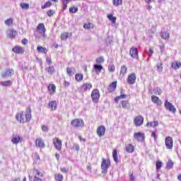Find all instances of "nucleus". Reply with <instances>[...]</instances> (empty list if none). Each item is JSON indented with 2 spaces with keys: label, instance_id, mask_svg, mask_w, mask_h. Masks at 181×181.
Instances as JSON below:
<instances>
[{
  "label": "nucleus",
  "instance_id": "obj_1",
  "mask_svg": "<svg viewBox=\"0 0 181 181\" xmlns=\"http://www.w3.org/2000/svg\"><path fill=\"white\" fill-rule=\"evenodd\" d=\"M16 119L20 124H28L32 119V109L28 106L25 111H21L16 114Z\"/></svg>",
  "mask_w": 181,
  "mask_h": 181
},
{
  "label": "nucleus",
  "instance_id": "obj_2",
  "mask_svg": "<svg viewBox=\"0 0 181 181\" xmlns=\"http://www.w3.org/2000/svg\"><path fill=\"white\" fill-rule=\"evenodd\" d=\"M43 177H45L43 173L37 170L36 168H33L28 175L30 181H43Z\"/></svg>",
  "mask_w": 181,
  "mask_h": 181
},
{
  "label": "nucleus",
  "instance_id": "obj_3",
  "mask_svg": "<svg viewBox=\"0 0 181 181\" xmlns=\"http://www.w3.org/2000/svg\"><path fill=\"white\" fill-rule=\"evenodd\" d=\"M100 166L102 169V173H103V175H105V173L108 172V168H110V166H111V160H110V158H102Z\"/></svg>",
  "mask_w": 181,
  "mask_h": 181
},
{
  "label": "nucleus",
  "instance_id": "obj_4",
  "mask_svg": "<svg viewBox=\"0 0 181 181\" xmlns=\"http://www.w3.org/2000/svg\"><path fill=\"white\" fill-rule=\"evenodd\" d=\"M71 125L73 128H83L84 120L80 118L74 119L71 121Z\"/></svg>",
  "mask_w": 181,
  "mask_h": 181
},
{
  "label": "nucleus",
  "instance_id": "obj_5",
  "mask_svg": "<svg viewBox=\"0 0 181 181\" xmlns=\"http://www.w3.org/2000/svg\"><path fill=\"white\" fill-rule=\"evenodd\" d=\"M52 144L57 151H62V148L63 147V141L62 139H59V137H54L52 139Z\"/></svg>",
  "mask_w": 181,
  "mask_h": 181
},
{
  "label": "nucleus",
  "instance_id": "obj_6",
  "mask_svg": "<svg viewBox=\"0 0 181 181\" xmlns=\"http://www.w3.org/2000/svg\"><path fill=\"white\" fill-rule=\"evenodd\" d=\"M100 90L98 89H93L91 92V99L93 103L97 104L100 101Z\"/></svg>",
  "mask_w": 181,
  "mask_h": 181
},
{
  "label": "nucleus",
  "instance_id": "obj_7",
  "mask_svg": "<svg viewBox=\"0 0 181 181\" xmlns=\"http://www.w3.org/2000/svg\"><path fill=\"white\" fill-rule=\"evenodd\" d=\"M164 107L167 111L173 112V114H176V107L172 103H170L168 100H165Z\"/></svg>",
  "mask_w": 181,
  "mask_h": 181
},
{
  "label": "nucleus",
  "instance_id": "obj_8",
  "mask_svg": "<svg viewBox=\"0 0 181 181\" xmlns=\"http://www.w3.org/2000/svg\"><path fill=\"white\" fill-rule=\"evenodd\" d=\"M126 81L127 84H129V86H132L135 84V83H136V74L135 73L129 74L127 76Z\"/></svg>",
  "mask_w": 181,
  "mask_h": 181
},
{
  "label": "nucleus",
  "instance_id": "obj_9",
  "mask_svg": "<svg viewBox=\"0 0 181 181\" xmlns=\"http://www.w3.org/2000/svg\"><path fill=\"white\" fill-rule=\"evenodd\" d=\"M91 88H93V83L90 82L83 83L80 86L81 91L83 93H87V91H90Z\"/></svg>",
  "mask_w": 181,
  "mask_h": 181
},
{
  "label": "nucleus",
  "instance_id": "obj_10",
  "mask_svg": "<svg viewBox=\"0 0 181 181\" xmlns=\"http://www.w3.org/2000/svg\"><path fill=\"white\" fill-rule=\"evenodd\" d=\"M35 32L42 36H45V34L46 33V27L45 26V24L43 23H39L36 28Z\"/></svg>",
  "mask_w": 181,
  "mask_h": 181
},
{
  "label": "nucleus",
  "instance_id": "obj_11",
  "mask_svg": "<svg viewBox=\"0 0 181 181\" xmlns=\"http://www.w3.org/2000/svg\"><path fill=\"white\" fill-rule=\"evenodd\" d=\"M129 54L133 59L136 60H139V55L138 54V48L136 47H132L129 50Z\"/></svg>",
  "mask_w": 181,
  "mask_h": 181
},
{
  "label": "nucleus",
  "instance_id": "obj_12",
  "mask_svg": "<svg viewBox=\"0 0 181 181\" xmlns=\"http://www.w3.org/2000/svg\"><path fill=\"white\" fill-rule=\"evenodd\" d=\"M13 74H15V71H13V69L8 68L6 71L1 73V77H3V78H6L8 77H12Z\"/></svg>",
  "mask_w": 181,
  "mask_h": 181
},
{
  "label": "nucleus",
  "instance_id": "obj_13",
  "mask_svg": "<svg viewBox=\"0 0 181 181\" xmlns=\"http://www.w3.org/2000/svg\"><path fill=\"white\" fill-rule=\"evenodd\" d=\"M165 148L167 149H173V139L168 136L165 139Z\"/></svg>",
  "mask_w": 181,
  "mask_h": 181
},
{
  "label": "nucleus",
  "instance_id": "obj_14",
  "mask_svg": "<svg viewBox=\"0 0 181 181\" xmlns=\"http://www.w3.org/2000/svg\"><path fill=\"white\" fill-rule=\"evenodd\" d=\"M134 138L138 142H144L145 141V133L142 132H136L134 134Z\"/></svg>",
  "mask_w": 181,
  "mask_h": 181
},
{
  "label": "nucleus",
  "instance_id": "obj_15",
  "mask_svg": "<svg viewBox=\"0 0 181 181\" xmlns=\"http://www.w3.org/2000/svg\"><path fill=\"white\" fill-rule=\"evenodd\" d=\"M35 146L37 148H40L41 149H44L46 148V144H45V140L42 138H37L35 139Z\"/></svg>",
  "mask_w": 181,
  "mask_h": 181
},
{
  "label": "nucleus",
  "instance_id": "obj_16",
  "mask_svg": "<svg viewBox=\"0 0 181 181\" xmlns=\"http://www.w3.org/2000/svg\"><path fill=\"white\" fill-rule=\"evenodd\" d=\"M144 120L145 119L144 118V117L138 115L134 118V124L136 125V127H141V125L144 124Z\"/></svg>",
  "mask_w": 181,
  "mask_h": 181
},
{
  "label": "nucleus",
  "instance_id": "obj_17",
  "mask_svg": "<svg viewBox=\"0 0 181 181\" xmlns=\"http://www.w3.org/2000/svg\"><path fill=\"white\" fill-rule=\"evenodd\" d=\"M105 127L100 125L99 127H98L97 129H96V134L98 135V136H99L100 138H101V136H104V135H105Z\"/></svg>",
  "mask_w": 181,
  "mask_h": 181
},
{
  "label": "nucleus",
  "instance_id": "obj_18",
  "mask_svg": "<svg viewBox=\"0 0 181 181\" xmlns=\"http://www.w3.org/2000/svg\"><path fill=\"white\" fill-rule=\"evenodd\" d=\"M120 108H123V110H129L131 108V103L127 100H123L119 103Z\"/></svg>",
  "mask_w": 181,
  "mask_h": 181
},
{
  "label": "nucleus",
  "instance_id": "obj_19",
  "mask_svg": "<svg viewBox=\"0 0 181 181\" xmlns=\"http://www.w3.org/2000/svg\"><path fill=\"white\" fill-rule=\"evenodd\" d=\"M12 52L16 54H23L25 53V49L19 45H16L12 48Z\"/></svg>",
  "mask_w": 181,
  "mask_h": 181
},
{
  "label": "nucleus",
  "instance_id": "obj_20",
  "mask_svg": "<svg viewBox=\"0 0 181 181\" xmlns=\"http://www.w3.org/2000/svg\"><path fill=\"white\" fill-rule=\"evenodd\" d=\"M151 101L152 103H153V104L157 105V107H160V105L163 104V102H162V100L159 98V97L155 95H151Z\"/></svg>",
  "mask_w": 181,
  "mask_h": 181
},
{
  "label": "nucleus",
  "instance_id": "obj_21",
  "mask_svg": "<svg viewBox=\"0 0 181 181\" xmlns=\"http://www.w3.org/2000/svg\"><path fill=\"white\" fill-rule=\"evenodd\" d=\"M11 141L15 145H18L19 142H22V137L18 134H13L12 136Z\"/></svg>",
  "mask_w": 181,
  "mask_h": 181
},
{
  "label": "nucleus",
  "instance_id": "obj_22",
  "mask_svg": "<svg viewBox=\"0 0 181 181\" xmlns=\"http://www.w3.org/2000/svg\"><path fill=\"white\" fill-rule=\"evenodd\" d=\"M118 84L117 81H115L110 83V85L107 87V91L108 93H114L115 90H117V85Z\"/></svg>",
  "mask_w": 181,
  "mask_h": 181
},
{
  "label": "nucleus",
  "instance_id": "obj_23",
  "mask_svg": "<svg viewBox=\"0 0 181 181\" xmlns=\"http://www.w3.org/2000/svg\"><path fill=\"white\" fill-rule=\"evenodd\" d=\"M127 97L128 95L124 94V90H122L120 91V95L115 98V103H116V104H118V103H119V100H125V98H127Z\"/></svg>",
  "mask_w": 181,
  "mask_h": 181
},
{
  "label": "nucleus",
  "instance_id": "obj_24",
  "mask_svg": "<svg viewBox=\"0 0 181 181\" xmlns=\"http://www.w3.org/2000/svg\"><path fill=\"white\" fill-rule=\"evenodd\" d=\"M124 148L127 153H134L135 152V146L132 144L126 145Z\"/></svg>",
  "mask_w": 181,
  "mask_h": 181
},
{
  "label": "nucleus",
  "instance_id": "obj_25",
  "mask_svg": "<svg viewBox=\"0 0 181 181\" xmlns=\"http://www.w3.org/2000/svg\"><path fill=\"white\" fill-rule=\"evenodd\" d=\"M128 73V68L125 65H122L120 68L119 77H125V75Z\"/></svg>",
  "mask_w": 181,
  "mask_h": 181
},
{
  "label": "nucleus",
  "instance_id": "obj_26",
  "mask_svg": "<svg viewBox=\"0 0 181 181\" xmlns=\"http://www.w3.org/2000/svg\"><path fill=\"white\" fill-rule=\"evenodd\" d=\"M48 108H50L51 111H56L57 110V103L55 100L49 102Z\"/></svg>",
  "mask_w": 181,
  "mask_h": 181
},
{
  "label": "nucleus",
  "instance_id": "obj_27",
  "mask_svg": "<svg viewBox=\"0 0 181 181\" xmlns=\"http://www.w3.org/2000/svg\"><path fill=\"white\" fill-rule=\"evenodd\" d=\"M171 67L172 69H174V70H179V69L181 67V62L175 61L171 63Z\"/></svg>",
  "mask_w": 181,
  "mask_h": 181
},
{
  "label": "nucleus",
  "instance_id": "obj_28",
  "mask_svg": "<svg viewBox=\"0 0 181 181\" xmlns=\"http://www.w3.org/2000/svg\"><path fill=\"white\" fill-rule=\"evenodd\" d=\"M47 90L50 94H54L56 93V85L51 83L47 86Z\"/></svg>",
  "mask_w": 181,
  "mask_h": 181
},
{
  "label": "nucleus",
  "instance_id": "obj_29",
  "mask_svg": "<svg viewBox=\"0 0 181 181\" xmlns=\"http://www.w3.org/2000/svg\"><path fill=\"white\" fill-rule=\"evenodd\" d=\"M158 125H159V122L158 121H153L147 122L146 127H147V128H155V127H158Z\"/></svg>",
  "mask_w": 181,
  "mask_h": 181
},
{
  "label": "nucleus",
  "instance_id": "obj_30",
  "mask_svg": "<svg viewBox=\"0 0 181 181\" xmlns=\"http://www.w3.org/2000/svg\"><path fill=\"white\" fill-rule=\"evenodd\" d=\"M160 37L164 40H169V37H170V34L168 31H163L160 33Z\"/></svg>",
  "mask_w": 181,
  "mask_h": 181
},
{
  "label": "nucleus",
  "instance_id": "obj_31",
  "mask_svg": "<svg viewBox=\"0 0 181 181\" xmlns=\"http://www.w3.org/2000/svg\"><path fill=\"white\" fill-rule=\"evenodd\" d=\"M76 73V68L74 66L67 67L66 68V74L68 76H73Z\"/></svg>",
  "mask_w": 181,
  "mask_h": 181
},
{
  "label": "nucleus",
  "instance_id": "obj_32",
  "mask_svg": "<svg viewBox=\"0 0 181 181\" xmlns=\"http://www.w3.org/2000/svg\"><path fill=\"white\" fill-rule=\"evenodd\" d=\"M37 50L38 53H44L45 54H47L48 52L47 48L43 47L40 45L37 47Z\"/></svg>",
  "mask_w": 181,
  "mask_h": 181
},
{
  "label": "nucleus",
  "instance_id": "obj_33",
  "mask_svg": "<svg viewBox=\"0 0 181 181\" xmlns=\"http://www.w3.org/2000/svg\"><path fill=\"white\" fill-rule=\"evenodd\" d=\"M83 78H84V75H83V74H81V73L76 74L75 75L76 81H77L78 83H80V81H83Z\"/></svg>",
  "mask_w": 181,
  "mask_h": 181
},
{
  "label": "nucleus",
  "instance_id": "obj_34",
  "mask_svg": "<svg viewBox=\"0 0 181 181\" xmlns=\"http://www.w3.org/2000/svg\"><path fill=\"white\" fill-rule=\"evenodd\" d=\"M71 33H63L61 34V40H67L69 36H71Z\"/></svg>",
  "mask_w": 181,
  "mask_h": 181
},
{
  "label": "nucleus",
  "instance_id": "obj_35",
  "mask_svg": "<svg viewBox=\"0 0 181 181\" xmlns=\"http://www.w3.org/2000/svg\"><path fill=\"white\" fill-rule=\"evenodd\" d=\"M112 158L113 160H115V162L116 163H118L119 160H118V151H117V149H113L112 151Z\"/></svg>",
  "mask_w": 181,
  "mask_h": 181
},
{
  "label": "nucleus",
  "instance_id": "obj_36",
  "mask_svg": "<svg viewBox=\"0 0 181 181\" xmlns=\"http://www.w3.org/2000/svg\"><path fill=\"white\" fill-rule=\"evenodd\" d=\"M77 12H78V6L73 5L69 7V13H77Z\"/></svg>",
  "mask_w": 181,
  "mask_h": 181
},
{
  "label": "nucleus",
  "instance_id": "obj_37",
  "mask_svg": "<svg viewBox=\"0 0 181 181\" xmlns=\"http://www.w3.org/2000/svg\"><path fill=\"white\" fill-rule=\"evenodd\" d=\"M0 84L3 87H11L12 86V81H1V82H0Z\"/></svg>",
  "mask_w": 181,
  "mask_h": 181
},
{
  "label": "nucleus",
  "instance_id": "obj_38",
  "mask_svg": "<svg viewBox=\"0 0 181 181\" xmlns=\"http://www.w3.org/2000/svg\"><path fill=\"white\" fill-rule=\"evenodd\" d=\"M54 179H55V181H63V179H64V177L63 176V175L60 173H57L54 175Z\"/></svg>",
  "mask_w": 181,
  "mask_h": 181
},
{
  "label": "nucleus",
  "instance_id": "obj_39",
  "mask_svg": "<svg viewBox=\"0 0 181 181\" xmlns=\"http://www.w3.org/2000/svg\"><path fill=\"white\" fill-rule=\"evenodd\" d=\"M95 26L94 24L91 23H85L83 25V29H94Z\"/></svg>",
  "mask_w": 181,
  "mask_h": 181
},
{
  "label": "nucleus",
  "instance_id": "obj_40",
  "mask_svg": "<svg viewBox=\"0 0 181 181\" xmlns=\"http://www.w3.org/2000/svg\"><path fill=\"white\" fill-rule=\"evenodd\" d=\"M48 74H53L54 73V66H51L45 69Z\"/></svg>",
  "mask_w": 181,
  "mask_h": 181
},
{
  "label": "nucleus",
  "instance_id": "obj_41",
  "mask_svg": "<svg viewBox=\"0 0 181 181\" xmlns=\"http://www.w3.org/2000/svg\"><path fill=\"white\" fill-rule=\"evenodd\" d=\"M107 18L112 23H115V22H117V17H115L114 16H112V14H108Z\"/></svg>",
  "mask_w": 181,
  "mask_h": 181
},
{
  "label": "nucleus",
  "instance_id": "obj_42",
  "mask_svg": "<svg viewBox=\"0 0 181 181\" xmlns=\"http://www.w3.org/2000/svg\"><path fill=\"white\" fill-rule=\"evenodd\" d=\"M93 69L95 71H99V73H101V71L103 70V66L100 64H95L93 65Z\"/></svg>",
  "mask_w": 181,
  "mask_h": 181
},
{
  "label": "nucleus",
  "instance_id": "obj_43",
  "mask_svg": "<svg viewBox=\"0 0 181 181\" xmlns=\"http://www.w3.org/2000/svg\"><path fill=\"white\" fill-rule=\"evenodd\" d=\"M16 35H18V33L16 32V30L12 29L10 30V37L11 39H15V37H16Z\"/></svg>",
  "mask_w": 181,
  "mask_h": 181
},
{
  "label": "nucleus",
  "instance_id": "obj_44",
  "mask_svg": "<svg viewBox=\"0 0 181 181\" xmlns=\"http://www.w3.org/2000/svg\"><path fill=\"white\" fill-rule=\"evenodd\" d=\"M4 23L6 26H11V25H13V18H8L4 21Z\"/></svg>",
  "mask_w": 181,
  "mask_h": 181
},
{
  "label": "nucleus",
  "instance_id": "obj_45",
  "mask_svg": "<svg viewBox=\"0 0 181 181\" xmlns=\"http://www.w3.org/2000/svg\"><path fill=\"white\" fill-rule=\"evenodd\" d=\"M112 5L114 6H119V5H122V0H112Z\"/></svg>",
  "mask_w": 181,
  "mask_h": 181
},
{
  "label": "nucleus",
  "instance_id": "obj_46",
  "mask_svg": "<svg viewBox=\"0 0 181 181\" xmlns=\"http://www.w3.org/2000/svg\"><path fill=\"white\" fill-rule=\"evenodd\" d=\"M173 161H172V160H169L166 164V169H172L173 168Z\"/></svg>",
  "mask_w": 181,
  "mask_h": 181
},
{
  "label": "nucleus",
  "instance_id": "obj_47",
  "mask_svg": "<svg viewBox=\"0 0 181 181\" xmlns=\"http://www.w3.org/2000/svg\"><path fill=\"white\" fill-rule=\"evenodd\" d=\"M20 6L21 9H26V10L29 9L30 8L29 4H26V3H21Z\"/></svg>",
  "mask_w": 181,
  "mask_h": 181
},
{
  "label": "nucleus",
  "instance_id": "obj_48",
  "mask_svg": "<svg viewBox=\"0 0 181 181\" xmlns=\"http://www.w3.org/2000/svg\"><path fill=\"white\" fill-rule=\"evenodd\" d=\"M71 149L72 151H76V152H78V151H80V145L77 143H74V146Z\"/></svg>",
  "mask_w": 181,
  "mask_h": 181
},
{
  "label": "nucleus",
  "instance_id": "obj_49",
  "mask_svg": "<svg viewBox=\"0 0 181 181\" xmlns=\"http://www.w3.org/2000/svg\"><path fill=\"white\" fill-rule=\"evenodd\" d=\"M156 132H158L157 129H156L154 132H151V138H153L155 142H156V140L158 139V134H156Z\"/></svg>",
  "mask_w": 181,
  "mask_h": 181
},
{
  "label": "nucleus",
  "instance_id": "obj_50",
  "mask_svg": "<svg viewBox=\"0 0 181 181\" xmlns=\"http://www.w3.org/2000/svg\"><path fill=\"white\" fill-rule=\"evenodd\" d=\"M50 6H52V2L47 1L41 8L42 9H47V8H50Z\"/></svg>",
  "mask_w": 181,
  "mask_h": 181
},
{
  "label": "nucleus",
  "instance_id": "obj_51",
  "mask_svg": "<svg viewBox=\"0 0 181 181\" xmlns=\"http://www.w3.org/2000/svg\"><path fill=\"white\" fill-rule=\"evenodd\" d=\"M108 71L110 73H114L115 71V65L111 64L108 66Z\"/></svg>",
  "mask_w": 181,
  "mask_h": 181
},
{
  "label": "nucleus",
  "instance_id": "obj_52",
  "mask_svg": "<svg viewBox=\"0 0 181 181\" xmlns=\"http://www.w3.org/2000/svg\"><path fill=\"white\" fill-rule=\"evenodd\" d=\"M95 62H96V63H98V64H101L102 63H104V62H105L104 57H100L96 59Z\"/></svg>",
  "mask_w": 181,
  "mask_h": 181
},
{
  "label": "nucleus",
  "instance_id": "obj_53",
  "mask_svg": "<svg viewBox=\"0 0 181 181\" xmlns=\"http://www.w3.org/2000/svg\"><path fill=\"white\" fill-rule=\"evenodd\" d=\"M153 91L157 95H160V94H162V89L160 88H154Z\"/></svg>",
  "mask_w": 181,
  "mask_h": 181
},
{
  "label": "nucleus",
  "instance_id": "obj_54",
  "mask_svg": "<svg viewBox=\"0 0 181 181\" xmlns=\"http://www.w3.org/2000/svg\"><path fill=\"white\" fill-rule=\"evenodd\" d=\"M54 13H56V11L53 9H49V11H47V16H53V15H54Z\"/></svg>",
  "mask_w": 181,
  "mask_h": 181
},
{
  "label": "nucleus",
  "instance_id": "obj_55",
  "mask_svg": "<svg viewBox=\"0 0 181 181\" xmlns=\"http://www.w3.org/2000/svg\"><path fill=\"white\" fill-rule=\"evenodd\" d=\"M156 168L157 170H159L162 168V163L160 160H157L156 163Z\"/></svg>",
  "mask_w": 181,
  "mask_h": 181
},
{
  "label": "nucleus",
  "instance_id": "obj_56",
  "mask_svg": "<svg viewBox=\"0 0 181 181\" xmlns=\"http://www.w3.org/2000/svg\"><path fill=\"white\" fill-rule=\"evenodd\" d=\"M60 170L62 173H66V175L69 173V170L66 167H61Z\"/></svg>",
  "mask_w": 181,
  "mask_h": 181
},
{
  "label": "nucleus",
  "instance_id": "obj_57",
  "mask_svg": "<svg viewBox=\"0 0 181 181\" xmlns=\"http://www.w3.org/2000/svg\"><path fill=\"white\" fill-rule=\"evenodd\" d=\"M21 43L22 45H28V43H29V41L28 40V39L26 38H23L22 40H21Z\"/></svg>",
  "mask_w": 181,
  "mask_h": 181
},
{
  "label": "nucleus",
  "instance_id": "obj_58",
  "mask_svg": "<svg viewBox=\"0 0 181 181\" xmlns=\"http://www.w3.org/2000/svg\"><path fill=\"white\" fill-rule=\"evenodd\" d=\"M42 129L44 132H47V131H49V127H47V126L42 125Z\"/></svg>",
  "mask_w": 181,
  "mask_h": 181
},
{
  "label": "nucleus",
  "instance_id": "obj_59",
  "mask_svg": "<svg viewBox=\"0 0 181 181\" xmlns=\"http://www.w3.org/2000/svg\"><path fill=\"white\" fill-rule=\"evenodd\" d=\"M69 86H70V82H69V81L64 80V87H69Z\"/></svg>",
  "mask_w": 181,
  "mask_h": 181
},
{
  "label": "nucleus",
  "instance_id": "obj_60",
  "mask_svg": "<svg viewBox=\"0 0 181 181\" xmlns=\"http://www.w3.org/2000/svg\"><path fill=\"white\" fill-rule=\"evenodd\" d=\"M129 179H130V181H135V177H134L133 173L129 175Z\"/></svg>",
  "mask_w": 181,
  "mask_h": 181
},
{
  "label": "nucleus",
  "instance_id": "obj_61",
  "mask_svg": "<svg viewBox=\"0 0 181 181\" xmlns=\"http://www.w3.org/2000/svg\"><path fill=\"white\" fill-rule=\"evenodd\" d=\"M78 139L81 142H86V139H83V137L81 136H78Z\"/></svg>",
  "mask_w": 181,
  "mask_h": 181
},
{
  "label": "nucleus",
  "instance_id": "obj_62",
  "mask_svg": "<svg viewBox=\"0 0 181 181\" xmlns=\"http://www.w3.org/2000/svg\"><path fill=\"white\" fill-rule=\"evenodd\" d=\"M46 62L48 64H52V58H47Z\"/></svg>",
  "mask_w": 181,
  "mask_h": 181
},
{
  "label": "nucleus",
  "instance_id": "obj_63",
  "mask_svg": "<svg viewBox=\"0 0 181 181\" xmlns=\"http://www.w3.org/2000/svg\"><path fill=\"white\" fill-rule=\"evenodd\" d=\"M64 6H63V10L66 11V9H67V4L68 3H62Z\"/></svg>",
  "mask_w": 181,
  "mask_h": 181
},
{
  "label": "nucleus",
  "instance_id": "obj_64",
  "mask_svg": "<svg viewBox=\"0 0 181 181\" xmlns=\"http://www.w3.org/2000/svg\"><path fill=\"white\" fill-rule=\"evenodd\" d=\"M177 180L181 181V173L177 175Z\"/></svg>",
  "mask_w": 181,
  "mask_h": 181
}]
</instances>
